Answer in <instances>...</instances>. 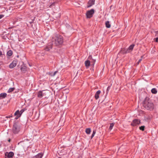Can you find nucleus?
Returning a JSON list of instances; mask_svg holds the SVG:
<instances>
[{
    "label": "nucleus",
    "instance_id": "1",
    "mask_svg": "<svg viewBox=\"0 0 158 158\" xmlns=\"http://www.w3.org/2000/svg\"><path fill=\"white\" fill-rule=\"evenodd\" d=\"M52 41L54 42V44L56 46H59L63 43V38L62 36L59 35L55 34L52 37Z\"/></svg>",
    "mask_w": 158,
    "mask_h": 158
},
{
    "label": "nucleus",
    "instance_id": "2",
    "mask_svg": "<svg viewBox=\"0 0 158 158\" xmlns=\"http://www.w3.org/2000/svg\"><path fill=\"white\" fill-rule=\"evenodd\" d=\"M94 10L92 9L86 12V15L87 18H90L92 17L94 13Z\"/></svg>",
    "mask_w": 158,
    "mask_h": 158
},
{
    "label": "nucleus",
    "instance_id": "3",
    "mask_svg": "<svg viewBox=\"0 0 158 158\" xmlns=\"http://www.w3.org/2000/svg\"><path fill=\"white\" fill-rule=\"evenodd\" d=\"M20 130V127L16 124H15L14 125L12 130L14 133H18L19 131Z\"/></svg>",
    "mask_w": 158,
    "mask_h": 158
},
{
    "label": "nucleus",
    "instance_id": "4",
    "mask_svg": "<svg viewBox=\"0 0 158 158\" xmlns=\"http://www.w3.org/2000/svg\"><path fill=\"white\" fill-rule=\"evenodd\" d=\"M14 153L12 152H6L5 153V158H13Z\"/></svg>",
    "mask_w": 158,
    "mask_h": 158
},
{
    "label": "nucleus",
    "instance_id": "5",
    "mask_svg": "<svg viewBox=\"0 0 158 158\" xmlns=\"http://www.w3.org/2000/svg\"><path fill=\"white\" fill-rule=\"evenodd\" d=\"M140 123V120L139 119H135L133 120L131 123V125L134 127L135 126L139 124Z\"/></svg>",
    "mask_w": 158,
    "mask_h": 158
},
{
    "label": "nucleus",
    "instance_id": "6",
    "mask_svg": "<svg viewBox=\"0 0 158 158\" xmlns=\"http://www.w3.org/2000/svg\"><path fill=\"white\" fill-rule=\"evenodd\" d=\"M134 46V44H132L124 52L125 53H128L131 52L133 50Z\"/></svg>",
    "mask_w": 158,
    "mask_h": 158
},
{
    "label": "nucleus",
    "instance_id": "7",
    "mask_svg": "<svg viewBox=\"0 0 158 158\" xmlns=\"http://www.w3.org/2000/svg\"><path fill=\"white\" fill-rule=\"evenodd\" d=\"M18 61L17 60H13L12 62L10 64L9 68L10 69H12L15 67Z\"/></svg>",
    "mask_w": 158,
    "mask_h": 158
},
{
    "label": "nucleus",
    "instance_id": "8",
    "mask_svg": "<svg viewBox=\"0 0 158 158\" xmlns=\"http://www.w3.org/2000/svg\"><path fill=\"white\" fill-rule=\"evenodd\" d=\"M95 0H89L87 3V7H89L94 5L95 3Z\"/></svg>",
    "mask_w": 158,
    "mask_h": 158
},
{
    "label": "nucleus",
    "instance_id": "9",
    "mask_svg": "<svg viewBox=\"0 0 158 158\" xmlns=\"http://www.w3.org/2000/svg\"><path fill=\"white\" fill-rule=\"evenodd\" d=\"M14 115L16 116L15 119H17L21 116V114L20 113L19 110H18L15 112Z\"/></svg>",
    "mask_w": 158,
    "mask_h": 158
},
{
    "label": "nucleus",
    "instance_id": "10",
    "mask_svg": "<svg viewBox=\"0 0 158 158\" xmlns=\"http://www.w3.org/2000/svg\"><path fill=\"white\" fill-rule=\"evenodd\" d=\"M148 102L147 101V99L145 98V99L144 100L143 102V106L145 108H147L148 107Z\"/></svg>",
    "mask_w": 158,
    "mask_h": 158
},
{
    "label": "nucleus",
    "instance_id": "11",
    "mask_svg": "<svg viewBox=\"0 0 158 158\" xmlns=\"http://www.w3.org/2000/svg\"><path fill=\"white\" fill-rule=\"evenodd\" d=\"M101 93V91L99 90L98 91L95 93V98L96 99H98L99 98V95Z\"/></svg>",
    "mask_w": 158,
    "mask_h": 158
},
{
    "label": "nucleus",
    "instance_id": "12",
    "mask_svg": "<svg viewBox=\"0 0 158 158\" xmlns=\"http://www.w3.org/2000/svg\"><path fill=\"white\" fill-rule=\"evenodd\" d=\"M154 108V105L152 103H149V110H152Z\"/></svg>",
    "mask_w": 158,
    "mask_h": 158
},
{
    "label": "nucleus",
    "instance_id": "13",
    "mask_svg": "<svg viewBox=\"0 0 158 158\" xmlns=\"http://www.w3.org/2000/svg\"><path fill=\"white\" fill-rule=\"evenodd\" d=\"M7 94L6 93H2L0 94V99H3L6 97Z\"/></svg>",
    "mask_w": 158,
    "mask_h": 158
},
{
    "label": "nucleus",
    "instance_id": "14",
    "mask_svg": "<svg viewBox=\"0 0 158 158\" xmlns=\"http://www.w3.org/2000/svg\"><path fill=\"white\" fill-rule=\"evenodd\" d=\"M43 155V154L42 153H39L35 156L34 158H42Z\"/></svg>",
    "mask_w": 158,
    "mask_h": 158
},
{
    "label": "nucleus",
    "instance_id": "15",
    "mask_svg": "<svg viewBox=\"0 0 158 158\" xmlns=\"http://www.w3.org/2000/svg\"><path fill=\"white\" fill-rule=\"evenodd\" d=\"M52 48V45L51 44L46 46L45 48V50L46 51H48L50 50Z\"/></svg>",
    "mask_w": 158,
    "mask_h": 158
},
{
    "label": "nucleus",
    "instance_id": "16",
    "mask_svg": "<svg viewBox=\"0 0 158 158\" xmlns=\"http://www.w3.org/2000/svg\"><path fill=\"white\" fill-rule=\"evenodd\" d=\"M90 63V62L89 60H87L85 61V65L87 68H88L89 66Z\"/></svg>",
    "mask_w": 158,
    "mask_h": 158
},
{
    "label": "nucleus",
    "instance_id": "17",
    "mask_svg": "<svg viewBox=\"0 0 158 158\" xmlns=\"http://www.w3.org/2000/svg\"><path fill=\"white\" fill-rule=\"evenodd\" d=\"M105 25L106 27L107 28H109L111 27L109 21H107L105 22Z\"/></svg>",
    "mask_w": 158,
    "mask_h": 158
},
{
    "label": "nucleus",
    "instance_id": "18",
    "mask_svg": "<svg viewBox=\"0 0 158 158\" xmlns=\"http://www.w3.org/2000/svg\"><path fill=\"white\" fill-rule=\"evenodd\" d=\"M114 123H110V125L109 128V130L110 131L112 130V128H113V127H114Z\"/></svg>",
    "mask_w": 158,
    "mask_h": 158
},
{
    "label": "nucleus",
    "instance_id": "19",
    "mask_svg": "<svg viewBox=\"0 0 158 158\" xmlns=\"http://www.w3.org/2000/svg\"><path fill=\"white\" fill-rule=\"evenodd\" d=\"M43 96V94L42 92L40 91L38 93V96L39 98H42Z\"/></svg>",
    "mask_w": 158,
    "mask_h": 158
},
{
    "label": "nucleus",
    "instance_id": "20",
    "mask_svg": "<svg viewBox=\"0 0 158 158\" xmlns=\"http://www.w3.org/2000/svg\"><path fill=\"white\" fill-rule=\"evenodd\" d=\"M15 89V88L13 87V88H10L8 90V93H10L11 92H12Z\"/></svg>",
    "mask_w": 158,
    "mask_h": 158
},
{
    "label": "nucleus",
    "instance_id": "21",
    "mask_svg": "<svg viewBox=\"0 0 158 158\" xmlns=\"http://www.w3.org/2000/svg\"><path fill=\"white\" fill-rule=\"evenodd\" d=\"M86 133L88 134H89L91 132V129L90 128H87L85 130Z\"/></svg>",
    "mask_w": 158,
    "mask_h": 158
},
{
    "label": "nucleus",
    "instance_id": "22",
    "mask_svg": "<svg viewBox=\"0 0 158 158\" xmlns=\"http://www.w3.org/2000/svg\"><path fill=\"white\" fill-rule=\"evenodd\" d=\"M151 92L152 94H156L157 93V91L156 88H153L151 89Z\"/></svg>",
    "mask_w": 158,
    "mask_h": 158
},
{
    "label": "nucleus",
    "instance_id": "23",
    "mask_svg": "<svg viewBox=\"0 0 158 158\" xmlns=\"http://www.w3.org/2000/svg\"><path fill=\"white\" fill-rule=\"evenodd\" d=\"M7 55L9 56H11L12 54V51L10 50L7 53Z\"/></svg>",
    "mask_w": 158,
    "mask_h": 158
},
{
    "label": "nucleus",
    "instance_id": "24",
    "mask_svg": "<svg viewBox=\"0 0 158 158\" xmlns=\"http://www.w3.org/2000/svg\"><path fill=\"white\" fill-rule=\"evenodd\" d=\"M95 61L96 60H92V61L90 62L91 65H92L93 66H94V65Z\"/></svg>",
    "mask_w": 158,
    "mask_h": 158
},
{
    "label": "nucleus",
    "instance_id": "25",
    "mask_svg": "<svg viewBox=\"0 0 158 158\" xmlns=\"http://www.w3.org/2000/svg\"><path fill=\"white\" fill-rule=\"evenodd\" d=\"M145 126H141L139 127V129L140 130L143 131L144 130Z\"/></svg>",
    "mask_w": 158,
    "mask_h": 158
},
{
    "label": "nucleus",
    "instance_id": "26",
    "mask_svg": "<svg viewBox=\"0 0 158 158\" xmlns=\"http://www.w3.org/2000/svg\"><path fill=\"white\" fill-rule=\"evenodd\" d=\"M21 70L22 71H25L26 70V68L25 67H22L21 68Z\"/></svg>",
    "mask_w": 158,
    "mask_h": 158
},
{
    "label": "nucleus",
    "instance_id": "27",
    "mask_svg": "<svg viewBox=\"0 0 158 158\" xmlns=\"http://www.w3.org/2000/svg\"><path fill=\"white\" fill-rule=\"evenodd\" d=\"M95 133H96V131L94 130L93 131V133H92L91 136V138H92L94 136Z\"/></svg>",
    "mask_w": 158,
    "mask_h": 158
},
{
    "label": "nucleus",
    "instance_id": "28",
    "mask_svg": "<svg viewBox=\"0 0 158 158\" xmlns=\"http://www.w3.org/2000/svg\"><path fill=\"white\" fill-rule=\"evenodd\" d=\"M110 86H109L107 88V90H106V94H107L108 93V92L109 91V90H110Z\"/></svg>",
    "mask_w": 158,
    "mask_h": 158
},
{
    "label": "nucleus",
    "instance_id": "29",
    "mask_svg": "<svg viewBox=\"0 0 158 158\" xmlns=\"http://www.w3.org/2000/svg\"><path fill=\"white\" fill-rule=\"evenodd\" d=\"M25 110V109H23L21 110L19 112H20V113L22 114L24 112V111Z\"/></svg>",
    "mask_w": 158,
    "mask_h": 158
},
{
    "label": "nucleus",
    "instance_id": "30",
    "mask_svg": "<svg viewBox=\"0 0 158 158\" xmlns=\"http://www.w3.org/2000/svg\"><path fill=\"white\" fill-rule=\"evenodd\" d=\"M154 40L155 42L158 43V37L154 38Z\"/></svg>",
    "mask_w": 158,
    "mask_h": 158
},
{
    "label": "nucleus",
    "instance_id": "31",
    "mask_svg": "<svg viewBox=\"0 0 158 158\" xmlns=\"http://www.w3.org/2000/svg\"><path fill=\"white\" fill-rule=\"evenodd\" d=\"M12 117V115L11 114L10 115H9V116H6V118H11V117Z\"/></svg>",
    "mask_w": 158,
    "mask_h": 158
},
{
    "label": "nucleus",
    "instance_id": "32",
    "mask_svg": "<svg viewBox=\"0 0 158 158\" xmlns=\"http://www.w3.org/2000/svg\"><path fill=\"white\" fill-rule=\"evenodd\" d=\"M57 72V71H56L55 72H54V73H53V74L52 75V76H54L56 74V73Z\"/></svg>",
    "mask_w": 158,
    "mask_h": 158
},
{
    "label": "nucleus",
    "instance_id": "33",
    "mask_svg": "<svg viewBox=\"0 0 158 158\" xmlns=\"http://www.w3.org/2000/svg\"><path fill=\"white\" fill-rule=\"evenodd\" d=\"M155 33H156V34H155L156 36L158 35V31H156Z\"/></svg>",
    "mask_w": 158,
    "mask_h": 158
},
{
    "label": "nucleus",
    "instance_id": "34",
    "mask_svg": "<svg viewBox=\"0 0 158 158\" xmlns=\"http://www.w3.org/2000/svg\"><path fill=\"white\" fill-rule=\"evenodd\" d=\"M4 16V15H0V19H1L2 17H3Z\"/></svg>",
    "mask_w": 158,
    "mask_h": 158
},
{
    "label": "nucleus",
    "instance_id": "35",
    "mask_svg": "<svg viewBox=\"0 0 158 158\" xmlns=\"http://www.w3.org/2000/svg\"><path fill=\"white\" fill-rule=\"evenodd\" d=\"M2 55V52L0 51V56Z\"/></svg>",
    "mask_w": 158,
    "mask_h": 158
},
{
    "label": "nucleus",
    "instance_id": "36",
    "mask_svg": "<svg viewBox=\"0 0 158 158\" xmlns=\"http://www.w3.org/2000/svg\"><path fill=\"white\" fill-rule=\"evenodd\" d=\"M141 60V59H140L139 60V62H138V64H139V62H140Z\"/></svg>",
    "mask_w": 158,
    "mask_h": 158
},
{
    "label": "nucleus",
    "instance_id": "37",
    "mask_svg": "<svg viewBox=\"0 0 158 158\" xmlns=\"http://www.w3.org/2000/svg\"><path fill=\"white\" fill-rule=\"evenodd\" d=\"M10 139H9V142H10Z\"/></svg>",
    "mask_w": 158,
    "mask_h": 158
}]
</instances>
